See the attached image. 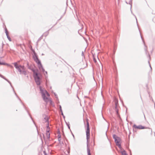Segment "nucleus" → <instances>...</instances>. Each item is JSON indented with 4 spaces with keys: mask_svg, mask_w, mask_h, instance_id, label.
<instances>
[{
    "mask_svg": "<svg viewBox=\"0 0 155 155\" xmlns=\"http://www.w3.org/2000/svg\"><path fill=\"white\" fill-rule=\"evenodd\" d=\"M32 71L33 73V76L36 84L38 85H40L41 84L40 82V76H41V74L40 73L36 72L35 70L34 69H32Z\"/></svg>",
    "mask_w": 155,
    "mask_h": 155,
    "instance_id": "f257e3e1",
    "label": "nucleus"
},
{
    "mask_svg": "<svg viewBox=\"0 0 155 155\" xmlns=\"http://www.w3.org/2000/svg\"><path fill=\"white\" fill-rule=\"evenodd\" d=\"M141 37L142 39V41H143V43L144 45V46L145 47L144 48V50H145V51L146 54L147 55V57L149 58V60H148V63L149 64L150 67V70L152 71V68H151V65H150V56L149 53H148V51L147 50V46H146L145 45L144 41V40L143 39V38H142L141 36Z\"/></svg>",
    "mask_w": 155,
    "mask_h": 155,
    "instance_id": "f03ea898",
    "label": "nucleus"
},
{
    "mask_svg": "<svg viewBox=\"0 0 155 155\" xmlns=\"http://www.w3.org/2000/svg\"><path fill=\"white\" fill-rule=\"evenodd\" d=\"M86 139L87 140V145L88 144V140L90 138V128L88 122L87 123V128L86 131Z\"/></svg>",
    "mask_w": 155,
    "mask_h": 155,
    "instance_id": "7ed1b4c3",
    "label": "nucleus"
},
{
    "mask_svg": "<svg viewBox=\"0 0 155 155\" xmlns=\"http://www.w3.org/2000/svg\"><path fill=\"white\" fill-rule=\"evenodd\" d=\"M40 90L41 91V92L42 94V97L43 99L45 101H46V100L48 99V98L46 97L45 96V90H44L43 89H42V87L40 86L39 87Z\"/></svg>",
    "mask_w": 155,
    "mask_h": 155,
    "instance_id": "20e7f679",
    "label": "nucleus"
},
{
    "mask_svg": "<svg viewBox=\"0 0 155 155\" xmlns=\"http://www.w3.org/2000/svg\"><path fill=\"white\" fill-rule=\"evenodd\" d=\"M113 138L115 142L116 143V144L119 143V142L121 141V139L120 137H118L115 134H113Z\"/></svg>",
    "mask_w": 155,
    "mask_h": 155,
    "instance_id": "39448f33",
    "label": "nucleus"
},
{
    "mask_svg": "<svg viewBox=\"0 0 155 155\" xmlns=\"http://www.w3.org/2000/svg\"><path fill=\"white\" fill-rule=\"evenodd\" d=\"M133 127L134 128L138 129H142L146 128L145 127L141 125H139L137 126L135 124L133 125Z\"/></svg>",
    "mask_w": 155,
    "mask_h": 155,
    "instance_id": "423d86ee",
    "label": "nucleus"
},
{
    "mask_svg": "<svg viewBox=\"0 0 155 155\" xmlns=\"http://www.w3.org/2000/svg\"><path fill=\"white\" fill-rule=\"evenodd\" d=\"M43 117V120L45 121V122H49V118L48 116L45 114H43L42 115Z\"/></svg>",
    "mask_w": 155,
    "mask_h": 155,
    "instance_id": "0eeeda50",
    "label": "nucleus"
},
{
    "mask_svg": "<svg viewBox=\"0 0 155 155\" xmlns=\"http://www.w3.org/2000/svg\"><path fill=\"white\" fill-rule=\"evenodd\" d=\"M14 66L15 68L18 70V71L20 72V74H22V70L20 68V67L17 65L16 62H15L14 63Z\"/></svg>",
    "mask_w": 155,
    "mask_h": 155,
    "instance_id": "6e6552de",
    "label": "nucleus"
},
{
    "mask_svg": "<svg viewBox=\"0 0 155 155\" xmlns=\"http://www.w3.org/2000/svg\"><path fill=\"white\" fill-rule=\"evenodd\" d=\"M38 66V67L40 71L42 72H44L45 71V70L43 68L42 65L41 63V61L39 62V63H37Z\"/></svg>",
    "mask_w": 155,
    "mask_h": 155,
    "instance_id": "1a4fd4ad",
    "label": "nucleus"
},
{
    "mask_svg": "<svg viewBox=\"0 0 155 155\" xmlns=\"http://www.w3.org/2000/svg\"><path fill=\"white\" fill-rule=\"evenodd\" d=\"M33 58L34 61L37 64L39 62H40V61L38 58V56L36 54L33 56Z\"/></svg>",
    "mask_w": 155,
    "mask_h": 155,
    "instance_id": "9d476101",
    "label": "nucleus"
},
{
    "mask_svg": "<svg viewBox=\"0 0 155 155\" xmlns=\"http://www.w3.org/2000/svg\"><path fill=\"white\" fill-rule=\"evenodd\" d=\"M0 77H1L2 78H3V79H5V80L6 81L8 82L9 83V84H10L12 87L13 88V87H12V85L11 82L9 81L6 78H5L4 76H3V75H1V74H0Z\"/></svg>",
    "mask_w": 155,
    "mask_h": 155,
    "instance_id": "9b49d317",
    "label": "nucleus"
},
{
    "mask_svg": "<svg viewBox=\"0 0 155 155\" xmlns=\"http://www.w3.org/2000/svg\"><path fill=\"white\" fill-rule=\"evenodd\" d=\"M0 77H1L2 78H3V79H5V80L6 81L8 82L9 83V84H10L12 87L13 88V87H12V85L11 82L9 81L6 78H5L4 76H3V75H1V74H0Z\"/></svg>",
    "mask_w": 155,
    "mask_h": 155,
    "instance_id": "f8f14e48",
    "label": "nucleus"
},
{
    "mask_svg": "<svg viewBox=\"0 0 155 155\" xmlns=\"http://www.w3.org/2000/svg\"><path fill=\"white\" fill-rule=\"evenodd\" d=\"M0 77H1L2 78H3V79H5V80L6 81L8 82L9 83V84H10L12 87L13 88V87H12V85L11 82L9 81L6 78H5L4 76H3V75H1V74H0Z\"/></svg>",
    "mask_w": 155,
    "mask_h": 155,
    "instance_id": "ddd939ff",
    "label": "nucleus"
},
{
    "mask_svg": "<svg viewBox=\"0 0 155 155\" xmlns=\"http://www.w3.org/2000/svg\"><path fill=\"white\" fill-rule=\"evenodd\" d=\"M46 136L48 138H50V134L49 133V130H48L46 131Z\"/></svg>",
    "mask_w": 155,
    "mask_h": 155,
    "instance_id": "4468645a",
    "label": "nucleus"
},
{
    "mask_svg": "<svg viewBox=\"0 0 155 155\" xmlns=\"http://www.w3.org/2000/svg\"><path fill=\"white\" fill-rule=\"evenodd\" d=\"M90 150L89 148V147H88V144H87V153L88 155H91V153L90 152Z\"/></svg>",
    "mask_w": 155,
    "mask_h": 155,
    "instance_id": "2eb2a0df",
    "label": "nucleus"
},
{
    "mask_svg": "<svg viewBox=\"0 0 155 155\" xmlns=\"http://www.w3.org/2000/svg\"><path fill=\"white\" fill-rule=\"evenodd\" d=\"M115 108H119L118 107V102L117 101H115Z\"/></svg>",
    "mask_w": 155,
    "mask_h": 155,
    "instance_id": "dca6fc26",
    "label": "nucleus"
},
{
    "mask_svg": "<svg viewBox=\"0 0 155 155\" xmlns=\"http://www.w3.org/2000/svg\"><path fill=\"white\" fill-rule=\"evenodd\" d=\"M118 108H115L114 110L116 112L117 114V116H119V114L118 113Z\"/></svg>",
    "mask_w": 155,
    "mask_h": 155,
    "instance_id": "f3484780",
    "label": "nucleus"
},
{
    "mask_svg": "<svg viewBox=\"0 0 155 155\" xmlns=\"http://www.w3.org/2000/svg\"><path fill=\"white\" fill-rule=\"evenodd\" d=\"M122 155H127L126 151L124 150L123 151L121 152Z\"/></svg>",
    "mask_w": 155,
    "mask_h": 155,
    "instance_id": "a211bd4d",
    "label": "nucleus"
},
{
    "mask_svg": "<svg viewBox=\"0 0 155 155\" xmlns=\"http://www.w3.org/2000/svg\"><path fill=\"white\" fill-rule=\"evenodd\" d=\"M18 66L22 69V71L24 70H25V67H24V66L20 65H19Z\"/></svg>",
    "mask_w": 155,
    "mask_h": 155,
    "instance_id": "6ab92c4d",
    "label": "nucleus"
},
{
    "mask_svg": "<svg viewBox=\"0 0 155 155\" xmlns=\"http://www.w3.org/2000/svg\"><path fill=\"white\" fill-rule=\"evenodd\" d=\"M0 64L1 65H8V64L5 63L1 62L0 61Z\"/></svg>",
    "mask_w": 155,
    "mask_h": 155,
    "instance_id": "aec40b11",
    "label": "nucleus"
},
{
    "mask_svg": "<svg viewBox=\"0 0 155 155\" xmlns=\"http://www.w3.org/2000/svg\"><path fill=\"white\" fill-rule=\"evenodd\" d=\"M22 74H23L24 75H26L27 74V73L25 70L22 71Z\"/></svg>",
    "mask_w": 155,
    "mask_h": 155,
    "instance_id": "412c9836",
    "label": "nucleus"
},
{
    "mask_svg": "<svg viewBox=\"0 0 155 155\" xmlns=\"http://www.w3.org/2000/svg\"><path fill=\"white\" fill-rule=\"evenodd\" d=\"M13 90L14 91V93H15V95L16 96V97H18V99H19V100H20L21 101H21L20 99L18 97V96H17V94H16V93L15 92L14 89H13Z\"/></svg>",
    "mask_w": 155,
    "mask_h": 155,
    "instance_id": "4be33fe9",
    "label": "nucleus"
},
{
    "mask_svg": "<svg viewBox=\"0 0 155 155\" xmlns=\"http://www.w3.org/2000/svg\"><path fill=\"white\" fill-rule=\"evenodd\" d=\"M117 146L120 149H121V144L120 143H119L117 144H116Z\"/></svg>",
    "mask_w": 155,
    "mask_h": 155,
    "instance_id": "5701e85b",
    "label": "nucleus"
},
{
    "mask_svg": "<svg viewBox=\"0 0 155 155\" xmlns=\"http://www.w3.org/2000/svg\"><path fill=\"white\" fill-rule=\"evenodd\" d=\"M66 122V125H67L68 127V128L70 129V126H69V122H68V123H67V122Z\"/></svg>",
    "mask_w": 155,
    "mask_h": 155,
    "instance_id": "b1692460",
    "label": "nucleus"
},
{
    "mask_svg": "<svg viewBox=\"0 0 155 155\" xmlns=\"http://www.w3.org/2000/svg\"><path fill=\"white\" fill-rule=\"evenodd\" d=\"M7 37V38H8V40L10 41H11V38H10V37L9 36V35H8L7 36H6Z\"/></svg>",
    "mask_w": 155,
    "mask_h": 155,
    "instance_id": "393cba45",
    "label": "nucleus"
},
{
    "mask_svg": "<svg viewBox=\"0 0 155 155\" xmlns=\"http://www.w3.org/2000/svg\"><path fill=\"white\" fill-rule=\"evenodd\" d=\"M5 33H6V36H7V35H8V31H7V29L6 28L5 29Z\"/></svg>",
    "mask_w": 155,
    "mask_h": 155,
    "instance_id": "a878e982",
    "label": "nucleus"
},
{
    "mask_svg": "<svg viewBox=\"0 0 155 155\" xmlns=\"http://www.w3.org/2000/svg\"><path fill=\"white\" fill-rule=\"evenodd\" d=\"M47 128L48 129H50V127H49V122H47Z\"/></svg>",
    "mask_w": 155,
    "mask_h": 155,
    "instance_id": "bb28decb",
    "label": "nucleus"
},
{
    "mask_svg": "<svg viewBox=\"0 0 155 155\" xmlns=\"http://www.w3.org/2000/svg\"><path fill=\"white\" fill-rule=\"evenodd\" d=\"M45 92L47 96H50L49 94L47 92V91H45Z\"/></svg>",
    "mask_w": 155,
    "mask_h": 155,
    "instance_id": "cd10ccee",
    "label": "nucleus"
},
{
    "mask_svg": "<svg viewBox=\"0 0 155 155\" xmlns=\"http://www.w3.org/2000/svg\"><path fill=\"white\" fill-rule=\"evenodd\" d=\"M59 134L58 135V139H60V138H61V135L60 134L59 131Z\"/></svg>",
    "mask_w": 155,
    "mask_h": 155,
    "instance_id": "c85d7f7f",
    "label": "nucleus"
},
{
    "mask_svg": "<svg viewBox=\"0 0 155 155\" xmlns=\"http://www.w3.org/2000/svg\"><path fill=\"white\" fill-rule=\"evenodd\" d=\"M70 148L69 147H68V154H69L70 152Z\"/></svg>",
    "mask_w": 155,
    "mask_h": 155,
    "instance_id": "c756f323",
    "label": "nucleus"
},
{
    "mask_svg": "<svg viewBox=\"0 0 155 155\" xmlns=\"http://www.w3.org/2000/svg\"><path fill=\"white\" fill-rule=\"evenodd\" d=\"M59 106L60 110V111L61 112L62 111L61 106L60 105H59Z\"/></svg>",
    "mask_w": 155,
    "mask_h": 155,
    "instance_id": "7c9ffc66",
    "label": "nucleus"
},
{
    "mask_svg": "<svg viewBox=\"0 0 155 155\" xmlns=\"http://www.w3.org/2000/svg\"><path fill=\"white\" fill-rule=\"evenodd\" d=\"M81 55L82 56H83L84 58L85 57L84 55V51H82V53H81Z\"/></svg>",
    "mask_w": 155,
    "mask_h": 155,
    "instance_id": "2f4dec72",
    "label": "nucleus"
},
{
    "mask_svg": "<svg viewBox=\"0 0 155 155\" xmlns=\"http://www.w3.org/2000/svg\"><path fill=\"white\" fill-rule=\"evenodd\" d=\"M93 60H94V61L95 63H96L97 62L96 60V58H93Z\"/></svg>",
    "mask_w": 155,
    "mask_h": 155,
    "instance_id": "473e14b6",
    "label": "nucleus"
},
{
    "mask_svg": "<svg viewBox=\"0 0 155 155\" xmlns=\"http://www.w3.org/2000/svg\"><path fill=\"white\" fill-rule=\"evenodd\" d=\"M54 94L55 97L57 98H58V96H57V94H56L55 93H54Z\"/></svg>",
    "mask_w": 155,
    "mask_h": 155,
    "instance_id": "72a5a7b5",
    "label": "nucleus"
},
{
    "mask_svg": "<svg viewBox=\"0 0 155 155\" xmlns=\"http://www.w3.org/2000/svg\"><path fill=\"white\" fill-rule=\"evenodd\" d=\"M28 114H29V116H30V117L31 118V119H32V121H33V122H34V124H35V122H34V121L33 120V119H32V118L31 117V116H30V114L29 113H28Z\"/></svg>",
    "mask_w": 155,
    "mask_h": 155,
    "instance_id": "f704fd0d",
    "label": "nucleus"
},
{
    "mask_svg": "<svg viewBox=\"0 0 155 155\" xmlns=\"http://www.w3.org/2000/svg\"><path fill=\"white\" fill-rule=\"evenodd\" d=\"M43 153L44 154V155H47L46 152L45 151H43Z\"/></svg>",
    "mask_w": 155,
    "mask_h": 155,
    "instance_id": "c9c22d12",
    "label": "nucleus"
},
{
    "mask_svg": "<svg viewBox=\"0 0 155 155\" xmlns=\"http://www.w3.org/2000/svg\"><path fill=\"white\" fill-rule=\"evenodd\" d=\"M50 104L52 105V102L51 100H50Z\"/></svg>",
    "mask_w": 155,
    "mask_h": 155,
    "instance_id": "e433bc0d",
    "label": "nucleus"
},
{
    "mask_svg": "<svg viewBox=\"0 0 155 155\" xmlns=\"http://www.w3.org/2000/svg\"><path fill=\"white\" fill-rule=\"evenodd\" d=\"M58 139V141H59V142H60V141H61V138H60V139Z\"/></svg>",
    "mask_w": 155,
    "mask_h": 155,
    "instance_id": "4c0bfd02",
    "label": "nucleus"
},
{
    "mask_svg": "<svg viewBox=\"0 0 155 155\" xmlns=\"http://www.w3.org/2000/svg\"><path fill=\"white\" fill-rule=\"evenodd\" d=\"M61 112V115H62V116H63V115H64V114H63V112H62H62Z\"/></svg>",
    "mask_w": 155,
    "mask_h": 155,
    "instance_id": "58836bf2",
    "label": "nucleus"
},
{
    "mask_svg": "<svg viewBox=\"0 0 155 155\" xmlns=\"http://www.w3.org/2000/svg\"><path fill=\"white\" fill-rule=\"evenodd\" d=\"M72 136H73V137L74 138V135L72 133Z\"/></svg>",
    "mask_w": 155,
    "mask_h": 155,
    "instance_id": "ea45409f",
    "label": "nucleus"
},
{
    "mask_svg": "<svg viewBox=\"0 0 155 155\" xmlns=\"http://www.w3.org/2000/svg\"><path fill=\"white\" fill-rule=\"evenodd\" d=\"M149 129H150V131L151 132H152V129H150V128Z\"/></svg>",
    "mask_w": 155,
    "mask_h": 155,
    "instance_id": "a19ab883",
    "label": "nucleus"
},
{
    "mask_svg": "<svg viewBox=\"0 0 155 155\" xmlns=\"http://www.w3.org/2000/svg\"><path fill=\"white\" fill-rule=\"evenodd\" d=\"M45 74H47V71H45Z\"/></svg>",
    "mask_w": 155,
    "mask_h": 155,
    "instance_id": "79ce46f5",
    "label": "nucleus"
},
{
    "mask_svg": "<svg viewBox=\"0 0 155 155\" xmlns=\"http://www.w3.org/2000/svg\"><path fill=\"white\" fill-rule=\"evenodd\" d=\"M63 117L64 118H65V116H64V115H63Z\"/></svg>",
    "mask_w": 155,
    "mask_h": 155,
    "instance_id": "37998d69",
    "label": "nucleus"
},
{
    "mask_svg": "<svg viewBox=\"0 0 155 155\" xmlns=\"http://www.w3.org/2000/svg\"><path fill=\"white\" fill-rule=\"evenodd\" d=\"M136 18L137 23V18L136 17Z\"/></svg>",
    "mask_w": 155,
    "mask_h": 155,
    "instance_id": "c03bdc74",
    "label": "nucleus"
},
{
    "mask_svg": "<svg viewBox=\"0 0 155 155\" xmlns=\"http://www.w3.org/2000/svg\"><path fill=\"white\" fill-rule=\"evenodd\" d=\"M101 68H102V69H103V66H102V65H101Z\"/></svg>",
    "mask_w": 155,
    "mask_h": 155,
    "instance_id": "a18cd8bd",
    "label": "nucleus"
},
{
    "mask_svg": "<svg viewBox=\"0 0 155 155\" xmlns=\"http://www.w3.org/2000/svg\"><path fill=\"white\" fill-rule=\"evenodd\" d=\"M131 8H132V5H131V7H130V9H131Z\"/></svg>",
    "mask_w": 155,
    "mask_h": 155,
    "instance_id": "49530a36",
    "label": "nucleus"
},
{
    "mask_svg": "<svg viewBox=\"0 0 155 155\" xmlns=\"http://www.w3.org/2000/svg\"><path fill=\"white\" fill-rule=\"evenodd\" d=\"M126 3H127V4H128V3H127V2H126Z\"/></svg>",
    "mask_w": 155,
    "mask_h": 155,
    "instance_id": "de8ad7c7",
    "label": "nucleus"
},
{
    "mask_svg": "<svg viewBox=\"0 0 155 155\" xmlns=\"http://www.w3.org/2000/svg\"><path fill=\"white\" fill-rule=\"evenodd\" d=\"M70 130H71V132L72 133V131H71V130H70Z\"/></svg>",
    "mask_w": 155,
    "mask_h": 155,
    "instance_id": "09e8293b",
    "label": "nucleus"
},
{
    "mask_svg": "<svg viewBox=\"0 0 155 155\" xmlns=\"http://www.w3.org/2000/svg\"><path fill=\"white\" fill-rule=\"evenodd\" d=\"M70 130H71V132L72 133V131H71V130H70Z\"/></svg>",
    "mask_w": 155,
    "mask_h": 155,
    "instance_id": "8fccbe9b",
    "label": "nucleus"
},
{
    "mask_svg": "<svg viewBox=\"0 0 155 155\" xmlns=\"http://www.w3.org/2000/svg\"><path fill=\"white\" fill-rule=\"evenodd\" d=\"M70 130H71V132L72 133V131H71V130H70Z\"/></svg>",
    "mask_w": 155,
    "mask_h": 155,
    "instance_id": "3c124183",
    "label": "nucleus"
},
{
    "mask_svg": "<svg viewBox=\"0 0 155 155\" xmlns=\"http://www.w3.org/2000/svg\"><path fill=\"white\" fill-rule=\"evenodd\" d=\"M46 33H47V34H48V32H47Z\"/></svg>",
    "mask_w": 155,
    "mask_h": 155,
    "instance_id": "603ef678",
    "label": "nucleus"
},
{
    "mask_svg": "<svg viewBox=\"0 0 155 155\" xmlns=\"http://www.w3.org/2000/svg\"><path fill=\"white\" fill-rule=\"evenodd\" d=\"M130 155H131V153H130Z\"/></svg>",
    "mask_w": 155,
    "mask_h": 155,
    "instance_id": "864d4df0",
    "label": "nucleus"
}]
</instances>
